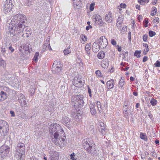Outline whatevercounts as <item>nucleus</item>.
Masks as SVG:
<instances>
[{"label": "nucleus", "mask_w": 160, "mask_h": 160, "mask_svg": "<svg viewBox=\"0 0 160 160\" xmlns=\"http://www.w3.org/2000/svg\"><path fill=\"white\" fill-rule=\"evenodd\" d=\"M148 60V57L147 56H144L143 59V62H145Z\"/></svg>", "instance_id": "nucleus-64"}, {"label": "nucleus", "mask_w": 160, "mask_h": 160, "mask_svg": "<svg viewBox=\"0 0 160 160\" xmlns=\"http://www.w3.org/2000/svg\"><path fill=\"white\" fill-rule=\"evenodd\" d=\"M72 83L76 87H81L83 86L85 82L80 77H76L73 79Z\"/></svg>", "instance_id": "nucleus-8"}, {"label": "nucleus", "mask_w": 160, "mask_h": 160, "mask_svg": "<svg viewBox=\"0 0 160 160\" xmlns=\"http://www.w3.org/2000/svg\"><path fill=\"white\" fill-rule=\"evenodd\" d=\"M7 91L8 92L9 91V88L5 86H0V91Z\"/></svg>", "instance_id": "nucleus-32"}, {"label": "nucleus", "mask_w": 160, "mask_h": 160, "mask_svg": "<svg viewBox=\"0 0 160 160\" xmlns=\"http://www.w3.org/2000/svg\"><path fill=\"white\" fill-rule=\"evenodd\" d=\"M62 66V65L60 61H55L52 66V71L53 73H59L61 71Z\"/></svg>", "instance_id": "nucleus-7"}, {"label": "nucleus", "mask_w": 160, "mask_h": 160, "mask_svg": "<svg viewBox=\"0 0 160 160\" xmlns=\"http://www.w3.org/2000/svg\"><path fill=\"white\" fill-rule=\"evenodd\" d=\"M8 124L6 121L3 120L0 121V130H2L4 135L8 132Z\"/></svg>", "instance_id": "nucleus-11"}, {"label": "nucleus", "mask_w": 160, "mask_h": 160, "mask_svg": "<svg viewBox=\"0 0 160 160\" xmlns=\"http://www.w3.org/2000/svg\"><path fill=\"white\" fill-rule=\"evenodd\" d=\"M12 36H12V40L13 42H16L19 39V37L18 36V35H14Z\"/></svg>", "instance_id": "nucleus-34"}, {"label": "nucleus", "mask_w": 160, "mask_h": 160, "mask_svg": "<svg viewBox=\"0 0 160 160\" xmlns=\"http://www.w3.org/2000/svg\"><path fill=\"white\" fill-rule=\"evenodd\" d=\"M7 98V94L4 92L0 91V102L5 100Z\"/></svg>", "instance_id": "nucleus-22"}, {"label": "nucleus", "mask_w": 160, "mask_h": 160, "mask_svg": "<svg viewBox=\"0 0 160 160\" xmlns=\"http://www.w3.org/2000/svg\"><path fill=\"white\" fill-rule=\"evenodd\" d=\"M71 52V50H69L68 49H65L63 51V53L65 55H66L69 54Z\"/></svg>", "instance_id": "nucleus-44"}, {"label": "nucleus", "mask_w": 160, "mask_h": 160, "mask_svg": "<svg viewBox=\"0 0 160 160\" xmlns=\"http://www.w3.org/2000/svg\"><path fill=\"white\" fill-rule=\"evenodd\" d=\"M101 48L99 47V44L98 42H95L92 45V50L94 52H98Z\"/></svg>", "instance_id": "nucleus-19"}, {"label": "nucleus", "mask_w": 160, "mask_h": 160, "mask_svg": "<svg viewBox=\"0 0 160 160\" xmlns=\"http://www.w3.org/2000/svg\"><path fill=\"white\" fill-rule=\"evenodd\" d=\"M105 21L108 23H110L112 21V13L111 12H109L107 14L105 17Z\"/></svg>", "instance_id": "nucleus-18"}, {"label": "nucleus", "mask_w": 160, "mask_h": 160, "mask_svg": "<svg viewBox=\"0 0 160 160\" xmlns=\"http://www.w3.org/2000/svg\"><path fill=\"white\" fill-rule=\"evenodd\" d=\"M91 44L90 43H88L86 44L85 48V51H90L91 49Z\"/></svg>", "instance_id": "nucleus-43"}, {"label": "nucleus", "mask_w": 160, "mask_h": 160, "mask_svg": "<svg viewBox=\"0 0 160 160\" xmlns=\"http://www.w3.org/2000/svg\"><path fill=\"white\" fill-rule=\"evenodd\" d=\"M140 138L144 140L145 141H147V137L146 135V134L143 133L142 132H141L140 134Z\"/></svg>", "instance_id": "nucleus-31"}, {"label": "nucleus", "mask_w": 160, "mask_h": 160, "mask_svg": "<svg viewBox=\"0 0 160 160\" xmlns=\"http://www.w3.org/2000/svg\"><path fill=\"white\" fill-rule=\"evenodd\" d=\"M99 47L102 49H104L108 45V41L105 37L104 36H102L98 40Z\"/></svg>", "instance_id": "nucleus-10"}, {"label": "nucleus", "mask_w": 160, "mask_h": 160, "mask_svg": "<svg viewBox=\"0 0 160 160\" xmlns=\"http://www.w3.org/2000/svg\"><path fill=\"white\" fill-rule=\"evenodd\" d=\"M10 113L11 114V116L12 117H13L15 116V114L14 111H10Z\"/></svg>", "instance_id": "nucleus-59"}, {"label": "nucleus", "mask_w": 160, "mask_h": 160, "mask_svg": "<svg viewBox=\"0 0 160 160\" xmlns=\"http://www.w3.org/2000/svg\"><path fill=\"white\" fill-rule=\"evenodd\" d=\"M157 11H152L151 13V15L152 16L156 14Z\"/></svg>", "instance_id": "nucleus-58"}, {"label": "nucleus", "mask_w": 160, "mask_h": 160, "mask_svg": "<svg viewBox=\"0 0 160 160\" xmlns=\"http://www.w3.org/2000/svg\"><path fill=\"white\" fill-rule=\"evenodd\" d=\"M19 116L22 119H28L26 114L23 112H21L19 115Z\"/></svg>", "instance_id": "nucleus-27"}, {"label": "nucleus", "mask_w": 160, "mask_h": 160, "mask_svg": "<svg viewBox=\"0 0 160 160\" xmlns=\"http://www.w3.org/2000/svg\"><path fill=\"white\" fill-rule=\"evenodd\" d=\"M126 7V5L125 3H121L120 4V8H125Z\"/></svg>", "instance_id": "nucleus-55"}, {"label": "nucleus", "mask_w": 160, "mask_h": 160, "mask_svg": "<svg viewBox=\"0 0 160 160\" xmlns=\"http://www.w3.org/2000/svg\"><path fill=\"white\" fill-rule=\"evenodd\" d=\"M10 149V148L8 147L5 146L2 147L0 149V152L1 153V157L2 158L5 157L9 152Z\"/></svg>", "instance_id": "nucleus-14"}, {"label": "nucleus", "mask_w": 160, "mask_h": 160, "mask_svg": "<svg viewBox=\"0 0 160 160\" xmlns=\"http://www.w3.org/2000/svg\"><path fill=\"white\" fill-rule=\"evenodd\" d=\"M15 27H13L9 28V32L10 35H18L17 31L16 30Z\"/></svg>", "instance_id": "nucleus-23"}, {"label": "nucleus", "mask_w": 160, "mask_h": 160, "mask_svg": "<svg viewBox=\"0 0 160 160\" xmlns=\"http://www.w3.org/2000/svg\"><path fill=\"white\" fill-rule=\"evenodd\" d=\"M92 20L96 25L102 27L105 23L102 20V17L99 15H95L93 16Z\"/></svg>", "instance_id": "nucleus-9"}, {"label": "nucleus", "mask_w": 160, "mask_h": 160, "mask_svg": "<svg viewBox=\"0 0 160 160\" xmlns=\"http://www.w3.org/2000/svg\"><path fill=\"white\" fill-rule=\"evenodd\" d=\"M9 49L11 51V53L13 52L14 50V48L12 46H10L9 47Z\"/></svg>", "instance_id": "nucleus-60"}, {"label": "nucleus", "mask_w": 160, "mask_h": 160, "mask_svg": "<svg viewBox=\"0 0 160 160\" xmlns=\"http://www.w3.org/2000/svg\"><path fill=\"white\" fill-rule=\"evenodd\" d=\"M39 55V54L38 52H36L33 58V60L35 62H37L38 61Z\"/></svg>", "instance_id": "nucleus-36"}, {"label": "nucleus", "mask_w": 160, "mask_h": 160, "mask_svg": "<svg viewBox=\"0 0 160 160\" xmlns=\"http://www.w3.org/2000/svg\"><path fill=\"white\" fill-rule=\"evenodd\" d=\"M5 63L3 60H0V65L3 67L5 66Z\"/></svg>", "instance_id": "nucleus-48"}, {"label": "nucleus", "mask_w": 160, "mask_h": 160, "mask_svg": "<svg viewBox=\"0 0 160 160\" xmlns=\"http://www.w3.org/2000/svg\"><path fill=\"white\" fill-rule=\"evenodd\" d=\"M81 114H82L80 113H79L77 111V110L74 108L73 109L72 111V115L77 120L79 119L80 117H81Z\"/></svg>", "instance_id": "nucleus-15"}, {"label": "nucleus", "mask_w": 160, "mask_h": 160, "mask_svg": "<svg viewBox=\"0 0 160 160\" xmlns=\"http://www.w3.org/2000/svg\"><path fill=\"white\" fill-rule=\"evenodd\" d=\"M108 63L107 61H103L102 62V66L103 68H106L108 67Z\"/></svg>", "instance_id": "nucleus-35"}, {"label": "nucleus", "mask_w": 160, "mask_h": 160, "mask_svg": "<svg viewBox=\"0 0 160 160\" xmlns=\"http://www.w3.org/2000/svg\"><path fill=\"white\" fill-rule=\"evenodd\" d=\"M138 20L139 22L140 21V20H142V17L141 15H138Z\"/></svg>", "instance_id": "nucleus-61"}, {"label": "nucleus", "mask_w": 160, "mask_h": 160, "mask_svg": "<svg viewBox=\"0 0 160 160\" xmlns=\"http://www.w3.org/2000/svg\"><path fill=\"white\" fill-rule=\"evenodd\" d=\"M96 104L97 106V108L98 109V111L100 112L101 110V105L100 102L98 101H97L96 102Z\"/></svg>", "instance_id": "nucleus-39"}, {"label": "nucleus", "mask_w": 160, "mask_h": 160, "mask_svg": "<svg viewBox=\"0 0 160 160\" xmlns=\"http://www.w3.org/2000/svg\"><path fill=\"white\" fill-rule=\"evenodd\" d=\"M114 80L113 79L108 81L106 83L107 88L109 89L112 88L114 86Z\"/></svg>", "instance_id": "nucleus-20"}, {"label": "nucleus", "mask_w": 160, "mask_h": 160, "mask_svg": "<svg viewBox=\"0 0 160 160\" xmlns=\"http://www.w3.org/2000/svg\"><path fill=\"white\" fill-rule=\"evenodd\" d=\"M65 134L62 137L60 136L57 137L56 138H52L53 142L57 146L60 147L64 146L66 144Z\"/></svg>", "instance_id": "nucleus-5"}, {"label": "nucleus", "mask_w": 160, "mask_h": 160, "mask_svg": "<svg viewBox=\"0 0 160 160\" xmlns=\"http://www.w3.org/2000/svg\"><path fill=\"white\" fill-rule=\"evenodd\" d=\"M72 101L74 102L77 105H78L79 107L82 106L84 103L83 97L81 95H73L72 98Z\"/></svg>", "instance_id": "nucleus-6"}, {"label": "nucleus", "mask_w": 160, "mask_h": 160, "mask_svg": "<svg viewBox=\"0 0 160 160\" xmlns=\"http://www.w3.org/2000/svg\"><path fill=\"white\" fill-rule=\"evenodd\" d=\"M149 36L150 37H152L156 34V33L152 31H150L149 32Z\"/></svg>", "instance_id": "nucleus-46"}, {"label": "nucleus", "mask_w": 160, "mask_h": 160, "mask_svg": "<svg viewBox=\"0 0 160 160\" xmlns=\"http://www.w3.org/2000/svg\"><path fill=\"white\" fill-rule=\"evenodd\" d=\"M89 107L91 114L92 115H95L96 114L97 111L95 108L94 105L93 104H91L89 105Z\"/></svg>", "instance_id": "nucleus-24"}, {"label": "nucleus", "mask_w": 160, "mask_h": 160, "mask_svg": "<svg viewBox=\"0 0 160 160\" xmlns=\"http://www.w3.org/2000/svg\"><path fill=\"white\" fill-rule=\"evenodd\" d=\"M111 44L113 45H116L117 44L116 41L114 39H112L111 41Z\"/></svg>", "instance_id": "nucleus-54"}, {"label": "nucleus", "mask_w": 160, "mask_h": 160, "mask_svg": "<svg viewBox=\"0 0 160 160\" xmlns=\"http://www.w3.org/2000/svg\"><path fill=\"white\" fill-rule=\"evenodd\" d=\"M29 91L31 94V95L32 96L35 92V89L34 88H31L29 89Z\"/></svg>", "instance_id": "nucleus-45"}, {"label": "nucleus", "mask_w": 160, "mask_h": 160, "mask_svg": "<svg viewBox=\"0 0 160 160\" xmlns=\"http://www.w3.org/2000/svg\"><path fill=\"white\" fill-rule=\"evenodd\" d=\"M4 7L5 8V10H7L8 9L9 10H11L12 9L11 3H10V1H8V0H7L4 5Z\"/></svg>", "instance_id": "nucleus-25"}, {"label": "nucleus", "mask_w": 160, "mask_h": 160, "mask_svg": "<svg viewBox=\"0 0 160 160\" xmlns=\"http://www.w3.org/2000/svg\"><path fill=\"white\" fill-rule=\"evenodd\" d=\"M125 84V81L121 77L119 80L118 82V87L121 89H123V87Z\"/></svg>", "instance_id": "nucleus-26"}, {"label": "nucleus", "mask_w": 160, "mask_h": 160, "mask_svg": "<svg viewBox=\"0 0 160 160\" xmlns=\"http://www.w3.org/2000/svg\"><path fill=\"white\" fill-rule=\"evenodd\" d=\"M18 96V100L20 105L22 107H26L27 105V102L25 96L22 93H20L19 94Z\"/></svg>", "instance_id": "nucleus-13"}, {"label": "nucleus", "mask_w": 160, "mask_h": 160, "mask_svg": "<svg viewBox=\"0 0 160 160\" xmlns=\"http://www.w3.org/2000/svg\"><path fill=\"white\" fill-rule=\"evenodd\" d=\"M149 0H138V2L141 5H144L145 3H148Z\"/></svg>", "instance_id": "nucleus-37"}, {"label": "nucleus", "mask_w": 160, "mask_h": 160, "mask_svg": "<svg viewBox=\"0 0 160 160\" xmlns=\"http://www.w3.org/2000/svg\"><path fill=\"white\" fill-rule=\"evenodd\" d=\"M141 52L139 51H136L134 52V56H136L137 58L140 57Z\"/></svg>", "instance_id": "nucleus-40"}, {"label": "nucleus", "mask_w": 160, "mask_h": 160, "mask_svg": "<svg viewBox=\"0 0 160 160\" xmlns=\"http://www.w3.org/2000/svg\"><path fill=\"white\" fill-rule=\"evenodd\" d=\"M99 126H100V128H105V125L102 122H99Z\"/></svg>", "instance_id": "nucleus-51"}, {"label": "nucleus", "mask_w": 160, "mask_h": 160, "mask_svg": "<svg viewBox=\"0 0 160 160\" xmlns=\"http://www.w3.org/2000/svg\"><path fill=\"white\" fill-rule=\"evenodd\" d=\"M83 147L89 153H92L95 151L94 144L92 143L88 138L83 139L82 141Z\"/></svg>", "instance_id": "nucleus-4"}, {"label": "nucleus", "mask_w": 160, "mask_h": 160, "mask_svg": "<svg viewBox=\"0 0 160 160\" xmlns=\"http://www.w3.org/2000/svg\"><path fill=\"white\" fill-rule=\"evenodd\" d=\"M127 30V27L125 26H124L122 29V31L123 32Z\"/></svg>", "instance_id": "nucleus-62"}, {"label": "nucleus", "mask_w": 160, "mask_h": 160, "mask_svg": "<svg viewBox=\"0 0 160 160\" xmlns=\"http://www.w3.org/2000/svg\"><path fill=\"white\" fill-rule=\"evenodd\" d=\"M95 3H92L90 5V10H93L94 9V6Z\"/></svg>", "instance_id": "nucleus-52"}, {"label": "nucleus", "mask_w": 160, "mask_h": 160, "mask_svg": "<svg viewBox=\"0 0 160 160\" xmlns=\"http://www.w3.org/2000/svg\"><path fill=\"white\" fill-rule=\"evenodd\" d=\"M16 152V157L18 160H23V156L25 152V145L21 142H19L17 145Z\"/></svg>", "instance_id": "nucleus-3"}, {"label": "nucleus", "mask_w": 160, "mask_h": 160, "mask_svg": "<svg viewBox=\"0 0 160 160\" xmlns=\"http://www.w3.org/2000/svg\"><path fill=\"white\" fill-rule=\"evenodd\" d=\"M95 73L98 78H101L102 77V73L99 70H97L95 72Z\"/></svg>", "instance_id": "nucleus-38"}, {"label": "nucleus", "mask_w": 160, "mask_h": 160, "mask_svg": "<svg viewBox=\"0 0 160 160\" xmlns=\"http://www.w3.org/2000/svg\"><path fill=\"white\" fill-rule=\"evenodd\" d=\"M74 152H73L72 154H71L70 155V157L71 159H72V160H73V159H75L73 157V156H74Z\"/></svg>", "instance_id": "nucleus-63"}, {"label": "nucleus", "mask_w": 160, "mask_h": 160, "mask_svg": "<svg viewBox=\"0 0 160 160\" xmlns=\"http://www.w3.org/2000/svg\"><path fill=\"white\" fill-rule=\"evenodd\" d=\"M105 56V54L103 52H99L98 54V57L100 59H102Z\"/></svg>", "instance_id": "nucleus-28"}, {"label": "nucleus", "mask_w": 160, "mask_h": 160, "mask_svg": "<svg viewBox=\"0 0 160 160\" xmlns=\"http://www.w3.org/2000/svg\"><path fill=\"white\" fill-rule=\"evenodd\" d=\"M50 135L52 138H56L57 137H62L65 134L61 126L57 123L52 124L50 127Z\"/></svg>", "instance_id": "nucleus-2"}, {"label": "nucleus", "mask_w": 160, "mask_h": 160, "mask_svg": "<svg viewBox=\"0 0 160 160\" xmlns=\"http://www.w3.org/2000/svg\"><path fill=\"white\" fill-rule=\"evenodd\" d=\"M63 123L66 126L70 125V120L69 118L66 116H63L62 119Z\"/></svg>", "instance_id": "nucleus-21"}, {"label": "nucleus", "mask_w": 160, "mask_h": 160, "mask_svg": "<svg viewBox=\"0 0 160 160\" xmlns=\"http://www.w3.org/2000/svg\"><path fill=\"white\" fill-rule=\"evenodd\" d=\"M148 115L151 119V121L152 122L154 121V118L153 117V115L150 112H149L148 113Z\"/></svg>", "instance_id": "nucleus-41"}, {"label": "nucleus", "mask_w": 160, "mask_h": 160, "mask_svg": "<svg viewBox=\"0 0 160 160\" xmlns=\"http://www.w3.org/2000/svg\"><path fill=\"white\" fill-rule=\"evenodd\" d=\"M14 19L16 21L15 29L19 34L23 31L25 26L23 24L27 21L26 17L23 14H17L14 16L13 20Z\"/></svg>", "instance_id": "nucleus-1"}, {"label": "nucleus", "mask_w": 160, "mask_h": 160, "mask_svg": "<svg viewBox=\"0 0 160 160\" xmlns=\"http://www.w3.org/2000/svg\"><path fill=\"white\" fill-rule=\"evenodd\" d=\"M131 32L129 31L128 32V41L130 42L131 41Z\"/></svg>", "instance_id": "nucleus-56"}, {"label": "nucleus", "mask_w": 160, "mask_h": 160, "mask_svg": "<svg viewBox=\"0 0 160 160\" xmlns=\"http://www.w3.org/2000/svg\"><path fill=\"white\" fill-rule=\"evenodd\" d=\"M73 4L75 9H78L82 7V3L80 0H73Z\"/></svg>", "instance_id": "nucleus-16"}, {"label": "nucleus", "mask_w": 160, "mask_h": 160, "mask_svg": "<svg viewBox=\"0 0 160 160\" xmlns=\"http://www.w3.org/2000/svg\"><path fill=\"white\" fill-rule=\"evenodd\" d=\"M150 103L152 106H154L157 105L158 103V101L154 98H152L150 101Z\"/></svg>", "instance_id": "nucleus-33"}, {"label": "nucleus", "mask_w": 160, "mask_h": 160, "mask_svg": "<svg viewBox=\"0 0 160 160\" xmlns=\"http://www.w3.org/2000/svg\"><path fill=\"white\" fill-rule=\"evenodd\" d=\"M49 155L50 160H59V154L53 150H51Z\"/></svg>", "instance_id": "nucleus-12"}, {"label": "nucleus", "mask_w": 160, "mask_h": 160, "mask_svg": "<svg viewBox=\"0 0 160 160\" xmlns=\"http://www.w3.org/2000/svg\"><path fill=\"white\" fill-rule=\"evenodd\" d=\"M123 16L121 15L118 17L117 20L116 25L119 29L121 28V26L123 23Z\"/></svg>", "instance_id": "nucleus-17"}, {"label": "nucleus", "mask_w": 160, "mask_h": 160, "mask_svg": "<svg viewBox=\"0 0 160 160\" xmlns=\"http://www.w3.org/2000/svg\"><path fill=\"white\" fill-rule=\"evenodd\" d=\"M148 35L147 34H146L143 36L142 38L144 42H146L147 40Z\"/></svg>", "instance_id": "nucleus-50"}, {"label": "nucleus", "mask_w": 160, "mask_h": 160, "mask_svg": "<svg viewBox=\"0 0 160 160\" xmlns=\"http://www.w3.org/2000/svg\"><path fill=\"white\" fill-rule=\"evenodd\" d=\"M80 37L82 41L84 42H85L87 40V38L86 36L83 34H82L80 36Z\"/></svg>", "instance_id": "nucleus-42"}, {"label": "nucleus", "mask_w": 160, "mask_h": 160, "mask_svg": "<svg viewBox=\"0 0 160 160\" xmlns=\"http://www.w3.org/2000/svg\"><path fill=\"white\" fill-rule=\"evenodd\" d=\"M49 48H50V44L45 43L43 45L42 50L43 52L48 49L50 50Z\"/></svg>", "instance_id": "nucleus-30"}, {"label": "nucleus", "mask_w": 160, "mask_h": 160, "mask_svg": "<svg viewBox=\"0 0 160 160\" xmlns=\"http://www.w3.org/2000/svg\"><path fill=\"white\" fill-rule=\"evenodd\" d=\"M88 92L89 94V96L90 97H91L92 96V91L91 89L90 88L89 86H88Z\"/></svg>", "instance_id": "nucleus-49"}, {"label": "nucleus", "mask_w": 160, "mask_h": 160, "mask_svg": "<svg viewBox=\"0 0 160 160\" xmlns=\"http://www.w3.org/2000/svg\"><path fill=\"white\" fill-rule=\"evenodd\" d=\"M127 106H128V103H127V104H126V105H125V104H124V106L123 107V111H126V112L128 111Z\"/></svg>", "instance_id": "nucleus-57"}, {"label": "nucleus", "mask_w": 160, "mask_h": 160, "mask_svg": "<svg viewBox=\"0 0 160 160\" xmlns=\"http://www.w3.org/2000/svg\"><path fill=\"white\" fill-rule=\"evenodd\" d=\"M123 112L124 117L126 118H129V114H132V113L131 112V111L130 110H129L128 112V111L126 112V111H123Z\"/></svg>", "instance_id": "nucleus-29"}, {"label": "nucleus", "mask_w": 160, "mask_h": 160, "mask_svg": "<svg viewBox=\"0 0 160 160\" xmlns=\"http://www.w3.org/2000/svg\"><path fill=\"white\" fill-rule=\"evenodd\" d=\"M159 21V20L158 18L157 17H155L153 20L154 23H158Z\"/></svg>", "instance_id": "nucleus-47"}, {"label": "nucleus", "mask_w": 160, "mask_h": 160, "mask_svg": "<svg viewBox=\"0 0 160 160\" xmlns=\"http://www.w3.org/2000/svg\"><path fill=\"white\" fill-rule=\"evenodd\" d=\"M155 65L158 67H160V62L158 60H157L156 63L154 64Z\"/></svg>", "instance_id": "nucleus-53"}]
</instances>
